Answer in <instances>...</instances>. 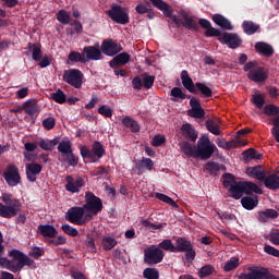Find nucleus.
<instances>
[{"label":"nucleus","instance_id":"f257e3e1","mask_svg":"<svg viewBox=\"0 0 279 279\" xmlns=\"http://www.w3.org/2000/svg\"><path fill=\"white\" fill-rule=\"evenodd\" d=\"M3 204L0 203V217L3 219H12L21 213L23 204L19 198H14L10 193H3L1 196Z\"/></svg>","mask_w":279,"mask_h":279},{"label":"nucleus","instance_id":"f03ea898","mask_svg":"<svg viewBox=\"0 0 279 279\" xmlns=\"http://www.w3.org/2000/svg\"><path fill=\"white\" fill-rule=\"evenodd\" d=\"M9 256H12V259H9V271L13 274H19L25 266L32 267L34 265V259L19 250L10 251Z\"/></svg>","mask_w":279,"mask_h":279},{"label":"nucleus","instance_id":"7ed1b4c3","mask_svg":"<svg viewBox=\"0 0 279 279\" xmlns=\"http://www.w3.org/2000/svg\"><path fill=\"white\" fill-rule=\"evenodd\" d=\"M218 150L215 143L210 142L208 135H202L196 144V158L209 160V158H213V154Z\"/></svg>","mask_w":279,"mask_h":279},{"label":"nucleus","instance_id":"20e7f679","mask_svg":"<svg viewBox=\"0 0 279 279\" xmlns=\"http://www.w3.org/2000/svg\"><path fill=\"white\" fill-rule=\"evenodd\" d=\"M66 219L75 226H86L93 219V214L87 213L84 207L74 206L68 209Z\"/></svg>","mask_w":279,"mask_h":279},{"label":"nucleus","instance_id":"39448f33","mask_svg":"<svg viewBox=\"0 0 279 279\" xmlns=\"http://www.w3.org/2000/svg\"><path fill=\"white\" fill-rule=\"evenodd\" d=\"M80 151L82 158L92 160L93 162H95L97 159L101 160V157L106 156V149L104 148L101 142H94L92 144V150L86 146H81Z\"/></svg>","mask_w":279,"mask_h":279},{"label":"nucleus","instance_id":"423d86ee","mask_svg":"<svg viewBox=\"0 0 279 279\" xmlns=\"http://www.w3.org/2000/svg\"><path fill=\"white\" fill-rule=\"evenodd\" d=\"M106 13L114 23L120 25H128V23H130V14L128 13V8H123L119 4H112L111 9Z\"/></svg>","mask_w":279,"mask_h":279},{"label":"nucleus","instance_id":"0eeeda50","mask_svg":"<svg viewBox=\"0 0 279 279\" xmlns=\"http://www.w3.org/2000/svg\"><path fill=\"white\" fill-rule=\"evenodd\" d=\"M85 199L83 207L85 208V211L89 213V215H98V213L104 210V203L101 202V198L97 197L93 192H87L85 194Z\"/></svg>","mask_w":279,"mask_h":279},{"label":"nucleus","instance_id":"6e6552de","mask_svg":"<svg viewBox=\"0 0 279 279\" xmlns=\"http://www.w3.org/2000/svg\"><path fill=\"white\" fill-rule=\"evenodd\" d=\"M165 259V252L159 250L156 245H150L146 250H144V263L146 265H158V263H162Z\"/></svg>","mask_w":279,"mask_h":279},{"label":"nucleus","instance_id":"1a4fd4ad","mask_svg":"<svg viewBox=\"0 0 279 279\" xmlns=\"http://www.w3.org/2000/svg\"><path fill=\"white\" fill-rule=\"evenodd\" d=\"M63 82L73 86V88H82V84H84V73L78 69L65 70L63 72Z\"/></svg>","mask_w":279,"mask_h":279},{"label":"nucleus","instance_id":"9d476101","mask_svg":"<svg viewBox=\"0 0 279 279\" xmlns=\"http://www.w3.org/2000/svg\"><path fill=\"white\" fill-rule=\"evenodd\" d=\"M250 272H242L238 276V279H276L275 275L269 272V269L262 268H248Z\"/></svg>","mask_w":279,"mask_h":279},{"label":"nucleus","instance_id":"9b49d317","mask_svg":"<svg viewBox=\"0 0 279 279\" xmlns=\"http://www.w3.org/2000/svg\"><path fill=\"white\" fill-rule=\"evenodd\" d=\"M2 177L8 186H19V184H21V172L19 171V167H16V165H8Z\"/></svg>","mask_w":279,"mask_h":279},{"label":"nucleus","instance_id":"f8f14e48","mask_svg":"<svg viewBox=\"0 0 279 279\" xmlns=\"http://www.w3.org/2000/svg\"><path fill=\"white\" fill-rule=\"evenodd\" d=\"M219 43L227 45L229 49H239L243 40L236 33L225 32L221 37L218 38Z\"/></svg>","mask_w":279,"mask_h":279},{"label":"nucleus","instance_id":"ddd939ff","mask_svg":"<svg viewBox=\"0 0 279 279\" xmlns=\"http://www.w3.org/2000/svg\"><path fill=\"white\" fill-rule=\"evenodd\" d=\"M153 169H154V160H151L150 158H143V159H136L134 161L132 171L136 175H143L145 171H153Z\"/></svg>","mask_w":279,"mask_h":279},{"label":"nucleus","instance_id":"4468645a","mask_svg":"<svg viewBox=\"0 0 279 279\" xmlns=\"http://www.w3.org/2000/svg\"><path fill=\"white\" fill-rule=\"evenodd\" d=\"M190 107L191 109L187 110V114L192 119H204V117H206V111H204V108H202V102L199 99L192 97L190 99Z\"/></svg>","mask_w":279,"mask_h":279},{"label":"nucleus","instance_id":"2eb2a0df","mask_svg":"<svg viewBox=\"0 0 279 279\" xmlns=\"http://www.w3.org/2000/svg\"><path fill=\"white\" fill-rule=\"evenodd\" d=\"M101 51L102 53H105V56L112 57V56H117V53H119L120 51H123V46H121L120 44H118L112 39H109V40L102 41Z\"/></svg>","mask_w":279,"mask_h":279},{"label":"nucleus","instance_id":"dca6fc26","mask_svg":"<svg viewBox=\"0 0 279 279\" xmlns=\"http://www.w3.org/2000/svg\"><path fill=\"white\" fill-rule=\"evenodd\" d=\"M26 179L28 182H36L38 175L43 173V166L36 162H31L25 166Z\"/></svg>","mask_w":279,"mask_h":279},{"label":"nucleus","instance_id":"f3484780","mask_svg":"<svg viewBox=\"0 0 279 279\" xmlns=\"http://www.w3.org/2000/svg\"><path fill=\"white\" fill-rule=\"evenodd\" d=\"M83 56L87 62L101 60L104 56L101 54V50L99 49V45L96 46H87L83 48Z\"/></svg>","mask_w":279,"mask_h":279},{"label":"nucleus","instance_id":"a211bd4d","mask_svg":"<svg viewBox=\"0 0 279 279\" xmlns=\"http://www.w3.org/2000/svg\"><path fill=\"white\" fill-rule=\"evenodd\" d=\"M65 182V191L69 193H80V189L84 186V179H82V177L74 179L73 177L68 175Z\"/></svg>","mask_w":279,"mask_h":279},{"label":"nucleus","instance_id":"6ab92c4d","mask_svg":"<svg viewBox=\"0 0 279 279\" xmlns=\"http://www.w3.org/2000/svg\"><path fill=\"white\" fill-rule=\"evenodd\" d=\"M247 77L251 80V82H255L256 84H260V82H265L267 80V71H265V68L258 66L254 70H251L247 73Z\"/></svg>","mask_w":279,"mask_h":279},{"label":"nucleus","instance_id":"aec40b11","mask_svg":"<svg viewBox=\"0 0 279 279\" xmlns=\"http://www.w3.org/2000/svg\"><path fill=\"white\" fill-rule=\"evenodd\" d=\"M150 3L154 8L160 10L167 19H171V16H173V8L165 2V0H150Z\"/></svg>","mask_w":279,"mask_h":279},{"label":"nucleus","instance_id":"412c9836","mask_svg":"<svg viewBox=\"0 0 279 279\" xmlns=\"http://www.w3.org/2000/svg\"><path fill=\"white\" fill-rule=\"evenodd\" d=\"M181 82L185 90L192 93L193 95H197V88H195V83H193V78L189 75V71L183 70L181 72Z\"/></svg>","mask_w":279,"mask_h":279},{"label":"nucleus","instance_id":"4be33fe9","mask_svg":"<svg viewBox=\"0 0 279 279\" xmlns=\"http://www.w3.org/2000/svg\"><path fill=\"white\" fill-rule=\"evenodd\" d=\"M246 173L251 178H255V180H259V182H264L265 178H267V171L263 169V166L250 167L246 169Z\"/></svg>","mask_w":279,"mask_h":279},{"label":"nucleus","instance_id":"5701e85b","mask_svg":"<svg viewBox=\"0 0 279 279\" xmlns=\"http://www.w3.org/2000/svg\"><path fill=\"white\" fill-rule=\"evenodd\" d=\"M181 14L183 16L182 26L185 27V29H190L191 32H199V24L193 19V16H189L186 11H181Z\"/></svg>","mask_w":279,"mask_h":279},{"label":"nucleus","instance_id":"b1692460","mask_svg":"<svg viewBox=\"0 0 279 279\" xmlns=\"http://www.w3.org/2000/svg\"><path fill=\"white\" fill-rule=\"evenodd\" d=\"M213 21L218 25V27H221V29H227L228 32H232V29H234L230 20L219 13L213 15Z\"/></svg>","mask_w":279,"mask_h":279},{"label":"nucleus","instance_id":"393cba45","mask_svg":"<svg viewBox=\"0 0 279 279\" xmlns=\"http://www.w3.org/2000/svg\"><path fill=\"white\" fill-rule=\"evenodd\" d=\"M255 51H257V53H260V56H265V58H271V56H274V47L265 41L256 43Z\"/></svg>","mask_w":279,"mask_h":279},{"label":"nucleus","instance_id":"a878e982","mask_svg":"<svg viewBox=\"0 0 279 279\" xmlns=\"http://www.w3.org/2000/svg\"><path fill=\"white\" fill-rule=\"evenodd\" d=\"M278 217L279 214L276 209H266L264 211L257 213V220L259 221V223H267L269 219H278Z\"/></svg>","mask_w":279,"mask_h":279},{"label":"nucleus","instance_id":"bb28decb","mask_svg":"<svg viewBox=\"0 0 279 279\" xmlns=\"http://www.w3.org/2000/svg\"><path fill=\"white\" fill-rule=\"evenodd\" d=\"M38 232L47 239H56L58 235V230L51 225H39Z\"/></svg>","mask_w":279,"mask_h":279},{"label":"nucleus","instance_id":"cd10ccee","mask_svg":"<svg viewBox=\"0 0 279 279\" xmlns=\"http://www.w3.org/2000/svg\"><path fill=\"white\" fill-rule=\"evenodd\" d=\"M131 56L128 52H121L109 61V66H124L131 60Z\"/></svg>","mask_w":279,"mask_h":279},{"label":"nucleus","instance_id":"c85d7f7f","mask_svg":"<svg viewBox=\"0 0 279 279\" xmlns=\"http://www.w3.org/2000/svg\"><path fill=\"white\" fill-rule=\"evenodd\" d=\"M181 132L186 141H192V143H195V141H197V131H195V128H193V125H191L190 123L183 124L181 128Z\"/></svg>","mask_w":279,"mask_h":279},{"label":"nucleus","instance_id":"c756f323","mask_svg":"<svg viewBox=\"0 0 279 279\" xmlns=\"http://www.w3.org/2000/svg\"><path fill=\"white\" fill-rule=\"evenodd\" d=\"M242 29L246 36H254V34L260 32V25L254 23L253 21H244L242 23Z\"/></svg>","mask_w":279,"mask_h":279},{"label":"nucleus","instance_id":"7c9ffc66","mask_svg":"<svg viewBox=\"0 0 279 279\" xmlns=\"http://www.w3.org/2000/svg\"><path fill=\"white\" fill-rule=\"evenodd\" d=\"M28 51L32 53V59L35 62L43 60V46L40 44H28Z\"/></svg>","mask_w":279,"mask_h":279},{"label":"nucleus","instance_id":"2f4dec72","mask_svg":"<svg viewBox=\"0 0 279 279\" xmlns=\"http://www.w3.org/2000/svg\"><path fill=\"white\" fill-rule=\"evenodd\" d=\"M22 110L29 117H33V114L38 112V101H36V99L26 100L22 106Z\"/></svg>","mask_w":279,"mask_h":279},{"label":"nucleus","instance_id":"473e14b6","mask_svg":"<svg viewBox=\"0 0 279 279\" xmlns=\"http://www.w3.org/2000/svg\"><path fill=\"white\" fill-rule=\"evenodd\" d=\"M264 184L266 189H269L270 191H276L279 189V175L278 174H266V178L264 179Z\"/></svg>","mask_w":279,"mask_h":279},{"label":"nucleus","instance_id":"72a5a7b5","mask_svg":"<svg viewBox=\"0 0 279 279\" xmlns=\"http://www.w3.org/2000/svg\"><path fill=\"white\" fill-rule=\"evenodd\" d=\"M193 243L191 241L186 240L184 236H180L175 239L174 242V253L175 252H185L190 247H192Z\"/></svg>","mask_w":279,"mask_h":279},{"label":"nucleus","instance_id":"f704fd0d","mask_svg":"<svg viewBox=\"0 0 279 279\" xmlns=\"http://www.w3.org/2000/svg\"><path fill=\"white\" fill-rule=\"evenodd\" d=\"M180 149L187 158H196L197 146H192L191 143L183 141L180 144Z\"/></svg>","mask_w":279,"mask_h":279},{"label":"nucleus","instance_id":"c9c22d12","mask_svg":"<svg viewBox=\"0 0 279 279\" xmlns=\"http://www.w3.org/2000/svg\"><path fill=\"white\" fill-rule=\"evenodd\" d=\"M122 125L131 130L133 134L141 132V125H138V122H136V120L132 119L130 116H126L122 119Z\"/></svg>","mask_w":279,"mask_h":279},{"label":"nucleus","instance_id":"e433bc0d","mask_svg":"<svg viewBox=\"0 0 279 279\" xmlns=\"http://www.w3.org/2000/svg\"><path fill=\"white\" fill-rule=\"evenodd\" d=\"M219 120H211L208 119L205 122V128L210 132V134H214L215 136H221V130H219Z\"/></svg>","mask_w":279,"mask_h":279},{"label":"nucleus","instance_id":"4c0bfd02","mask_svg":"<svg viewBox=\"0 0 279 279\" xmlns=\"http://www.w3.org/2000/svg\"><path fill=\"white\" fill-rule=\"evenodd\" d=\"M171 97V101H184V99H191V95H186L184 94V92H182V88L180 87H173L170 92Z\"/></svg>","mask_w":279,"mask_h":279},{"label":"nucleus","instance_id":"58836bf2","mask_svg":"<svg viewBox=\"0 0 279 279\" xmlns=\"http://www.w3.org/2000/svg\"><path fill=\"white\" fill-rule=\"evenodd\" d=\"M230 193H231V197H233V199H241V197H243V193L244 192V186H243V182H235L231 187H230Z\"/></svg>","mask_w":279,"mask_h":279},{"label":"nucleus","instance_id":"ea45409f","mask_svg":"<svg viewBox=\"0 0 279 279\" xmlns=\"http://www.w3.org/2000/svg\"><path fill=\"white\" fill-rule=\"evenodd\" d=\"M244 186L245 195H252L256 193L257 195H263V189H260L256 183L253 182H242Z\"/></svg>","mask_w":279,"mask_h":279},{"label":"nucleus","instance_id":"a19ab883","mask_svg":"<svg viewBox=\"0 0 279 279\" xmlns=\"http://www.w3.org/2000/svg\"><path fill=\"white\" fill-rule=\"evenodd\" d=\"M58 143H59L58 137H54L53 140H44V138H41L38 142V146L44 151H52V149L56 147V145H58Z\"/></svg>","mask_w":279,"mask_h":279},{"label":"nucleus","instance_id":"79ce46f5","mask_svg":"<svg viewBox=\"0 0 279 279\" xmlns=\"http://www.w3.org/2000/svg\"><path fill=\"white\" fill-rule=\"evenodd\" d=\"M195 88H196V94L201 93V95L205 99L213 97V89H210V87H208L206 84L197 82L195 83Z\"/></svg>","mask_w":279,"mask_h":279},{"label":"nucleus","instance_id":"37998d69","mask_svg":"<svg viewBox=\"0 0 279 279\" xmlns=\"http://www.w3.org/2000/svg\"><path fill=\"white\" fill-rule=\"evenodd\" d=\"M159 250H163V252H171L172 254H175V244L170 239H165L161 241L158 245H156Z\"/></svg>","mask_w":279,"mask_h":279},{"label":"nucleus","instance_id":"c03bdc74","mask_svg":"<svg viewBox=\"0 0 279 279\" xmlns=\"http://www.w3.org/2000/svg\"><path fill=\"white\" fill-rule=\"evenodd\" d=\"M241 204H242L243 208H245V210H254V208H256V206H258V201H256L250 196H245L241 199Z\"/></svg>","mask_w":279,"mask_h":279},{"label":"nucleus","instance_id":"a18cd8bd","mask_svg":"<svg viewBox=\"0 0 279 279\" xmlns=\"http://www.w3.org/2000/svg\"><path fill=\"white\" fill-rule=\"evenodd\" d=\"M215 274V268L210 264H206L198 270V278L204 279L208 278V276H213Z\"/></svg>","mask_w":279,"mask_h":279},{"label":"nucleus","instance_id":"49530a36","mask_svg":"<svg viewBox=\"0 0 279 279\" xmlns=\"http://www.w3.org/2000/svg\"><path fill=\"white\" fill-rule=\"evenodd\" d=\"M117 239L112 236H105L102 239V247L106 252H110V250H114L117 247Z\"/></svg>","mask_w":279,"mask_h":279},{"label":"nucleus","instance_id":"de8ad7c7","mask_svg":"<svg viewBox=\"0 0 279 279\" xmlns=\"http://www.w3.org/2000/svg\"><path fill=\"white\" fill-rule=\"evenodd\" d=\"M68 59L70 62H81V64H86L87 60L83 52L72 51L69 53Z\"/></svg>","mask_w":279,"mask_h":279},{"label":"nucleus","instance_id":"09e8293b","mask_svg":"<svg viewBox=\"0 0 279 279\" xmlns=\"http://www.w3.org/2000/svg\"><path fill=\"white\" fill-rule=\"evenodd\" d=\"M57 21L61 23V25H69V23H71V15H69L66 10H59L57 13Z\"/></svg>","mask_w":279,"mask_h":279},{"label":"nucleus","instance_id":"8fccbe9b","mask_svg":"<svg viewBox=\"0 0 279 279\" xmlns=\"http://www.w3.org/2000/svg\"><path fill=\"white\" fill-rule=\"evenodd\" d=\"M58 151L63 156L71 154V151H73V148H71V141H61L58 145Z\"/></svg>","mask_w":279,"mask_h":279},{"label":"nucleus","instance_id":"3c124183","mask_svg":"<svg viewBox=\"0 0 279 279\" xmlns=\"http://www.w3.org/2000/svg\"><path fill=\"white\" fill-rule=\"evenodd\" d=\"M154 82H156V76L142 74V85L146 90H149L154 86Z\"/></svg>","mask_w":279,"mask_h":279},{"label":"nucleus","instance_id":"603ef678","mask_svg":"<svg viewBox=\"0 0 279 279\" xmlns=\"http://www.w3.org/2000/svg\"><path fill=\"white\" fill-rule=\"evenodd\" d=\"M143 277L146 279H160V271L156 268H146L143 271Z\"/></svg>","mask_w":279,"mask_h":279},{"label":"nucleus","instance_id":"864d4df0","mask_svg":"<svg viewBox=\"0 0 279 279\" xmlns=\"http://www.w3.org/2000/svg\"><path fill=\"white\" fill-rule=\"evenodd\" d=\"M155 197L165 204H169V206H173V208H178V203H175V201H173V198L169 197L168 195L156 193Z\"/></svg>","mask_w":279,"mask_h":279},{"label":"nucleus","instance_id":"5fc2aeb1","mask_svg":"<svg viewBox=\"0 0 279 279\" xmlns=\"http://www.w3.org/2000/svg\"><path fill=\"white\" fill-rule=\"evenodd\" d=\"M205 169H206V171H208V173L210 175H217V173H219L221 167H219V163H217L215 161H208L205 165Z\"/></svg>","mask_w":279,"mask_h":279},{"label":"nucleus","instance_id":"6e6d98bb","mask_svg":"<svg viewBox=\"0 0 279 279\" xmlns=\"http://www.w3.org/2000/svg\"><path fill=\"white\" fill-rule=\"evenodd\" d=\"M264 114H266L267 117H278L279 107L276 105H266L264 107Z\"/></svg>","mask_w":279,"mask_h":279},{"label":"nucleus","instance_id":"4d7b16f0","mask_svg":"<svg viewBox=\"0 0 279 279\" xmlns=\"http://www.w3.org/2000/svg\"><path fill=\"white\" fill-rule=\"evenodd\" d=\"M51 98L57 104H65L66 102V94L62 89H58L57 92L51 94Z\"/></svg>","mask_w":279,"mask_h":279},{"label":"nucleus","instance_id":"13d9d810","mask_svg":"<svg viewBox=\"0 0 279 279\" xmlns=\"http://www.w3.org/2000/svg\"><path fill=\"white\" fill-rule=\"evenodd\" d=\"M222 178H223L222 184L225 189L230 190L232 186H234V183L236 182V180L234 179L233 174L225 173Z\"/></svg>","mask_w":279,"mask_h":279},{"label":"nucleus","instance_id":"bf43d9fd","mask_svg":"<svg viewBox=\"0 0 279 279\" xmlns=\"http://www.w3.org/2000/svg\"><path fill=\"white\" fill-rule=\"evenodd\" d=\"M239 267V257H232L230 260H228L223 270L225 271H232Z\"/></svg>","mask_w":279,"mask_h":279},{"label":"nucleus","instance_id":"052dcab7","mask_svg":"<svg viewBox=\"0 0 279 279\" xmlns=\"http://www.w3.org/2000/svg\"><path fill=\"white\" fill-rule=\"evenodd\" d=\"M205 36L206 38H221V36H223V34H221V31L210 26L209 28H207L205 31Z\"/></svg>","mask_w":279,"mask_h":279},{"label":"nucleus","instance_id":"680f3d73","mask_svg":"<svg viewBox=\"0 0 279 279\" xmlns=\"http://www.w3.org/2000/svg\"><path fill=\"white\" fill-rule=\"evenodd\" d=\"M41 125L45 130H53L56 128V118L53 117H48L43 120Z\"/></svg>","mask_w":279,"mask_h":279},{"label":"nucleus","instance_id":"e2e57ef3","mask_svg":"<svg viewBox=\"0 0 279 279\" xmlns=\"http://www.w3.org/2000/svg\"><path fill=\"white\" fill-rule=\"evenodd\" d=\"M65 161L68 162L69 167H77V163L80 162V158H77L73 151L68 153L65 155Z\"/></svg>","mask_w":279,"mask_h":279},{"label":"nucleus","instance_id":"0e129e2a","mask_svg":"<svg viewBox=\"0 0 279 279\" xmlns=\"http://www.w3.org/2000/svg\"><path fill=\"white\" fill-rule=\"evenodd\" d=\"M167 143V137L165 135H155L151 141L153 147H161V145H165Z\"/></svg>","mask_w":279,"mask_h":279},{"label":"nucleus","instance_id":"69168bd1","mask_svg":"<svg viewBox=\"0 0 279 279\" xmlns=\"http://www.w3.org/2000/svg\"><path fill=\"white\" fill-rule=\"evenodd\" d=\"M253 104L260 110L265 106V98L262 94H255L253 95Z\"/></svg>","mask_w":279,"mask_h":279},{"label":"nucleus","instance_id":"338daca9","mask_svg":"<svg viewBox=\"0 0 279 279\" xmlns=\"http://www.w3.org/2000/svg\"><path fill=\"white\" fill-rule=\"evenodd\" d=\"M61 229L69 236H77V234H80V231H77V229L71 227L70 225H62Z\"/></svg>","mask_w":279,"mask_h":279},{"label":"nucleus","instance_id":"774afa93","mask_svg":"<svg viewBox=\"0 0 279 279\" xmlns=\"http://www.w3.org/2000/svg\"><path fill=\"white\" fill-rule=\"evenodd\" d=\"M269 241L272 243V245H279V231L278 230H272L269 233Z\"/></svg>","mask_w":279,"mask_h":279}]
</instances>
